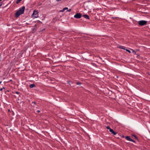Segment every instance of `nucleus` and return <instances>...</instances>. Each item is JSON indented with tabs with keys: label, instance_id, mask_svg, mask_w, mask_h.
Masks as SVG:
<instances>
[{
	"label": "nucleus",
	"instance_id": "nucleus-1",
	"mask_svg": "<svg viewBox=\"0 0 150 150\" xmlns=\"http://www.w3.org/2000/svg\"><path fill=\"white\" fill-rule=\"evenodd\" d=\"M25 9V7L23 6L20 8L15 13V16L16 18H18L20 15L23 13Z\"/></svg>",
	"mask_w": 150,
	"mask_h": 150
},
{
	"label": "nucleus",
	"instance_id": "nucleus-2",
	"mask_svg": "<svg viewBox=\"0 0 150 150\" xmlns=\"http://www.w3.org/2000/svg\"><path fill=\"white\" fill-rule=\"evenodd\" d=\"M38 12L37 11L34 10L33 13L32 15V17L37 18L38 17Z\"/></svg>",
	"mask_w": 150,
	"mask_h": 150
},
{
	"label": "nucleus",
	"instance_id": "nucleus-3",
	"mask_svg": "<svg viewBox=\"0 0 150 150\" xmlns=\"http://www.w3.org/2000/svg\"><path fill=\"white\" fill-rule=\"evenodd\" d=\"M147 23V21H139V24L141 26L146 25Z\"/></svg>",
	"mask_w": 150,
	"mask_h": 150
},
{
	"label": "nucleus",
	"instance_id": "nucleus-4",
	"mask_svg": "<svg viewBox=\"0 0 150 150\" xmlns=\"http://www.w3.org/2000/svg\"><path fill=\"white\" fill-rule=\"evenodd\" d=\"M81 17V15L80 13H77L74 16V17L76 18H79Z\"/></svg>",
	"mask_w": 150,
	"mask_h": 150
},
{
	"label": "nucleus",
	"instance_id": "nucleus-5",
	"mask_svg": "<svg viewBox=\"0 0 150 150\" xmlns=\"http://www.w3.org/2000/svg\"><path fill=\"white\" fill-rule=\"evenodd\" d=\"M125 138L127 140H128L129 141L132 142H135V141H134V140H133V139H131L129 136H126L125 137Z\"/></svg>",
	"mask_w": 150,
	"mask_h": 150
},
{
	"label": "nucleus",
	"instance_id": "nucleus-6",
	"mask_svg": "<svg viewBox=\"0 0 150 150\" xmlns=\"http://www.w3.org/2000/svg\"><path fill=\"white\" fill-rule=\"evenodd\" d=\"M109 131L111 132L112 134H113L114 135H115L116 134V133L112 129H110Z\"/></svg>",
	"mask_w": 150,
	"mask_h": 150
},
{
	"label": "nucleus",
	"instance_id": "nucleus-7",
	"mask_svg": "<svg viewBox=\"0 0 150 150\" xmlns=\"http://www.w3.org/2000/svg\"><path fill=\"white\" fill-rule=\"evenodd\" d=\"M83 16L84 18H86V19H89V16L88 15H83Z\"/></svg>",
	"mask_w": 150,
	"mask_h": 150
},
{
	"label": "nucleus",
	"instance_id": "nucleus-8",
	"mask_svg": "<svg viewBox=\"0 0 150 150\" xmlns=\"http://www.w3.org/2000/svg\"><path fill=\"white\" fill-rule=\"evenodd\" d=\"M35 86V85L34 84H31L29 86V87L30 88H33Z\"/></svg>",
	"mask_w": 150,
	"mask_h": 150
},
{
	"label": "nucleus",
	"instance_id": "nucleus-9",
	"mask_svg": "<svg viewBox=\"0 0 150 150\" xmlns=\"http://www.w3.org/2000/svg\"><path fill=\"white\" fill-rule=\"evenodd\" d=\"M68 9V8L67 7H65L62 10H61L60 12H63L65 10H67Z\"/></svg>",
	"mask_w": 150,
	"mask_h": 150
},
{
	"label": "nucleus",
	"instance_id": "nucleus-10",
	"mask_svg": "<svg viewBox=\"0 0 150 150\" xmlns=\"http://www.w3.org/2000/svg\"><path fill=\"white\" fill-rule=\"evenodd\" d=\"M132 136L133 137H134V138L135 139H137V137L135 135H132Z\"/></svg>",
	"mask_w": 150,
	"mask_h": 150
},
{
	"label": "nucleus",
	"instance_id": "nucleus-11",
	"mask_svg": "<svg viewBox=\"0 0 150 150\" xmlns=\"http://www.w3.org/2000/svg\"><path fill=\"white\" fill-rule=\"evenodd\" d=\"M106 128L108 129H109V130H110V129H111L110 128V127L108 126H107V127H106Z\"/></svg>",
	"mask_w": 150,
	"mask_h": 150
},
{
	"label": "nucleus",
	"instance_id": "nucleus-12",
	"mask_svg": "<svg viewBox=\"0 0 150 150\" xmlns=\"http://www.w3.org/2000/svg\"><path fill=\"white\" fill-rule=\"evenodd\" d=\"M76 84L77 85H81V83L80 82H76Z\"/></svg>",
	"mask_w": 150,
	"mask_h": 150
},
{
	"label": "nucleus",
	"instance_id": "nucleus-13",
	"mask_svg": "<svg viewBox=\"0 0 150 150\" xmlns=\"http://www.w3.org/2000/svg\"><path fill=\"white\" fill-rule=\"evenodd\" d=\"M71 11V9H69V10H67V11L68 12H70Z\"/></svg>",
	"mask_w": 150,
	"mask_h": 150
},
{
	"label": "nucleus",
	"instance_id": "nucleus-14",
	"mask_svg": "<svg viewBox=\"0 0 150 150\" xmlns=\"http://www.w3.org/2000/svg\"><path fill=\"white\" fill-rule=\"evenodd\" d=\"M126 51H127V52H129V53H130V51L129 50H128L126 49Z\"/></svg>",
	"mask_w": 150,
	"mask_h": 150
},
{
	"label": "nucleus",
	"instance_id": "nucleus-15",
	"mask_svg": "<svg viewBox=\"0 0 150 150\" xmlns=\"http://www.w3.org/2000/svg\"><path fill=\"white\" fill-rule=\"evenodd\" d=\"M3 89H4V87H3V88H2L1 89H0V90L1 91Z\"/></svg>",
	"mask_w": 150,
	"mask_h": 150
},
{
	"label": "nucleus",
	"instance_id": "nucleus-16",
	"mask_svg": "<svg viewBox=\"0 0 150 150\" xmlns=\"http://www.w3.org/2000/svg\"><path fill=\"white\" fill-rule=\"evenodd\" d=\"M37 112H38L39 113V112H40V110H37Z\"/></svg>",
	"mask_w": 150,
	"mask_h": 150
},
{
	"label": "nucleus",
	"instance_id": "nucleus-17",
	"mask_svg": "<svg viewBox=\"0 0 150 150\" xmlns=\"http://www.w3.org/2000/svg\"><path fill=\"white\" fill-rule=\"evenodd\" d=\"M32 103H34V104H36V103L35 102H33Z\"/></svg>",
	"mask_w": 150,
	"mask_h": 150
},
{
	"label": "nucleus",
	"instance_id": "nucleus-18",
	"mask_svg": "<svg viewBox=\"0 0 150 150\" xmlns=\"http://www.w3.org/2000/svg\"><path fill=\"white\" fill-rule=\"evenodd\" d=\"M16 93L17 94H18L19 93V92H16Z\"/></svg>",
	"mask_w": 150,
	"mask_h": 150
},
{
	"label": "nucleus",
	"instance_id": "nucleus-19",
	"mask_svg": "<svg viewBox=\"0 0 150 150\" xmlns=\"http://www.w3.org/2000/svg\"><path fill=\"white\" fill-rule=\"evenodd\" d=\"M120 48H121V49H125L123 48V47H121Z\"/></svg>",
	"mask_w": 150,
	"mask_h": 150
},
{
	"label": "nucleus",
	"instance_id": "nucleus-20",
	"mask_svg": "<svg viewBox=\"0 0 150 150\" xmlns=\"http://www.w3.org/2000/svg\"><path fill=\"white\" fill-rule=\"evenodd\" d=\"M2 5V4H0V6H1Z\"/></svg>",
	"mask_w": 150,
	"mask_h": 150
},
{
	"label": "nucleus",
	"instance_id": "nucleus-21",
	"mask_svg": "<svg viewBox=\"0 0 150 150\" xmlns=\"http://www.w3.org/2000/svg\"><path fill=\"white\" fill-rule=\"evenodd\" d=\"M33 30H35V29H33Z\"/></svg>",
	"mask_w": 150,
	"mask_h": 150
},
{
	"label": "nucleus",
	"instance_id": "nucleus-22",
	"mask_svg": "<svg viewBox=\"0 0 150 150\" xmlns=\"http://www.w3.org/2000/svg\"><path fill=\"white\" fill-rule=\"evenodd\" d=\"M133 52H134V50H133Z\"/></svg>",
	"mask_w": 150,
	"mask_h": 150
},
{
	"label": "nucleus",
	"instance_id": "nucleus-23",
	"mask_svg": "<svg viewBox=\"0 0 150 150\" xmlns=\"http://www.w3.org/2000/svg\"><path fill=\"white\" fill-rule=\"evenodd\" d=\"M1 61V58L0 57V62Z\"/></svg>",
	"mask_w": 150,
	"mask_h": 150
},
{
	"label": "nucleus",
	"instance_id": "nucleus-24",
	"mask_svg": "<svg viewBox=\"0 0 150 150\" xmlns=\"http://www.w3.org/2000/svg\"><path fill=\"white\" fill-rule=\"evenodd\" d=\"M8 111H10V110H8Z\"/></svg>",
	"mask_w": 150,
	"mask_h": 150
}]
</instances>
